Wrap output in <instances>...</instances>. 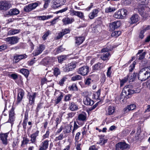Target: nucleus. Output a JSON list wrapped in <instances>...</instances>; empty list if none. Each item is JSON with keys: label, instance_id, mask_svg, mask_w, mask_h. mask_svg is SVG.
Masks as SVG:
<instances>
[{"label": "nucleus", "instance_id": "nucleus-1", "mask_svg": "<svg viewBox=\"0 0 150 150\" xmlns=\"http://www.w3.org/2000/svg\"><path fill=\"white\" fill-rule=\"evenodd\" d=\"M150 77V66L142 69L138 74V78L141 81H145Z\"/></svg>", "mask_w": 150, "mask_h": 150}, {"label": "nucleus", "instance_id": "nucleus-2", "mask_svg": "<svg viewBox=\"0 0 150 150\" xmlns=\"http://www.w3.org/2000/svg\"><path fill=\"white\" fill-rule=\"evenodd\" d=\"M127 11L125 9H120L115 12L113 15L114 17L118 19H122L124 18V16H126L127 14Z\"/></svg>", "mask_w": 150, "mask_h": 150}, {"label": "nucleus", "instance_id": "nucleus-3", "mask_svg": "<svg viewBox=\"0 0 150 150\" xmlns=\"http://www.w3.org/2000/svg\"><path fill=\"white\" fill-rule=\"evenodd\" d=\"M40 4L41 3L39 1H37L30 4L28 5L25 6L24 8V11L27 12H29L35 9L37 6Z\"/></svg>", "mask_w": 150, "mask_h": 150}, {"label": "nucleus", "instance_id": "nucleus-4", "mask_svg": "<svg viewBox=\"0 0 150 150\" xmlns=\"http://www.w3.org/2000/svg\"><path fill=\"white\" fill-rule=\"evenodd\" d=\"M135 93V91L125 87L122 91L121 95L122 97L125 98L126 99H127L129 98L128 95L134 94Z\"/></svg>", "mask_w": 150, "mask_h": 150}, {"label": "nucleus", "instance_id": "nucleus-5", "mask_svg": "<svg viewBox=\"0 0 150 150\" xmlns=\"http://www.w3.org/2000/svg\"><path fill=\"white\" fill-rule=\"evenodd\" d=\"M129 147V145L124 142H119L115 145L116 150H124Z\"/></svg>", "mask_w": 150, "mask_h": 150}, {"label": "nucleus", "instance_id": "nucleus-6", "mask_svg": "<svg viewBox=\"0 0 150 150\" xmlns=\"http://www.w3.org/2000/svg\"><path fill=\"white\" fill-rule=\"evenodd\" d=\"M144 6H143L142 8H139L138 11L140 15L142 16L143 17L146 18L148 17V15L147 13L150 11V9L148 7L146 6L145 7H144Z\"/></svg>", "mask_w": 150, "mask_h": 150}, {"label": "nucleus", "instance_id": "nucleus-7", "mask_svg": "<svg viewBox=\"0 0 150 150\" xmlns=\"http://www.w3.org/2000/svg\"><path fill=\"white\" fill-rule=\"evenodd\" d=\"M19 38L17 36H12L5 38V41L8 43V44L13 45L17 44Z\"/></svg>", "mask_w": 150, "mask_h": 150}, {"label": "nucleus", "instance_id": "nucleus-8", "mask_svg": "<svg viewBox=\"0 0 150 150\" xmlns=\"http://www.w3.org/2000/svg\"><path fill=\"white\" fill-rule=\"evenodd\" d=\"M89 72V67L87 66H84L79 68L77 71L78 73L83 76L86 75Z\"/></svg>", "mask_w": 150, "mask_h": 150}, {"label": "nucleus", "instance_id": "nucleus-9", "mask_svg": "<svg viewBox=\"0 0 150 150\" xmlns=\"http://www.w3.org/2000/svg\"><path fill=\"white\" fill-rule=\"evenodd\" d=\"M121 24V23L120 21H115L110 23L109 25L110 30L111 31L114 30L119 27Z\"/></svg>", "mask_w": 150, "mask_h": 150}, {"label": "nucleus", "instance_id": "nucleus-10", "mask_svg": "<svg viewBox=\"0 0 150 150\" xmlns=\"http://www.w3.org/2000/svg\"><path fill=\"white\" fill-rule=\"evenodd\" d=\"M66 1V0H55L53 2L52 7L54 8H57L64 5Z\"/></svg>", "mask_w": 150, "mask_h": 150}, {"label": "nucleus", "instance_id": "nucleus-11", "mask_svg": "<svg viewBox=\"0 0 150 150\" xmlns=\"http://www.w3.org/2000/svg\"><path fill=\"white\" fill-rule=\"evenodd\" d=\"M36 97V93H28L27 98L29 100V104L32 105L34 104L35 98Z\"/></svg>", "mask_w": 150, "mask_h": 150}, {"label": "nucleus", "instance_id": "nucleus-12", "mask_svg": "<svg viewBox=\"0 0 150 150\" xmlns=\"http://www.w3.org/2000/svg\"><path fill=\"white\" fill-rule=\"evenodd\" d=\"M49 142L48 140L43 141L39 146L38 150H46L48 148Z\"/></svg>", "mask_w": 150, "mask_h": 150}, {"label": "nucleus", "instance_id": "nucleus-13", "mask_svg": "<svg viewBox=\"0 0 150 150\" xmlns=\"http://www.w3.org/2000/svg\"><path fill=\"white\" fill-rule=\"evenodd\" d=\"M72 125L70 124H65L63 126V132L64 134H66L71 132Z\"/></svg>", "mask_w": 150, "mask_h": 150}, {"label": "nucleus", "instance_id": "nucleus-14", "mask_svg": "<svg viewBox=\"0 0 150 150\" xmlns=\"http://www.w3.org/2000/svg\"><path fill=\"white\" fill-rule=\"evenodd\" d=\"M45 47L44 45H39L37 49L35 50L33 52V54L34 56H37L42 53L44 50Z\"/></svg>", "mask_w": 150, "mask_h": 150}, {"label": "nucleus", "instance_id": "nucleus-15", "mask_svg": "<svg viewBox=\"0 0 150 150\" xmlns=\"http://www.w3.org/2000/svg\"><path fill=\"white\" fill-rule=\"evenodd\" d=\"M10 8V4L6 1H0V10H7Z\"/></svg>", "mask_w": 150, "mask_h": 150}, {"label": "nucleus", "instance_id": "nucleus-16", "mask_svg": "<svg viewBox=\"0 0 150 150\" xmlns=\"http://www.w3.org/2000/svg\"><path fill=\"white\" fill-rule=\"evenodd\" d=\"M9 118L8 122L12 123L14 120V108L12 107L11 110L9 111Z\"/></svg>", "mask_w": 150, "mask_h": 150}, {"label": "nucleus", "instance_id": "nucleus-17", "mask_svg": "<svg viewBox=\"0 0 150 150\" xmlns=\"http://www.w3.org/2000/svg\"><path fill=\"white\" fill-rule=\"evenodd\" d=\"M24 95V92L22 89H19L18 91L17 102L18 103H20L23 99Z\"/></svg>", "mask_w": 150, "mask_h": 150}, {"label": "nucleus", "instance_id": "nucleus-18", "mask_svg": "<svg viewBox=\"0 0 150 150\" xmlns=\"http://www.w3.org/2000/svg\"><path fill=\"white\" fill-rule=\"evenodd\" d=\"M19 10L16 8H14L10 9L7 13V14L10 16L17 15L19 13Z\"/></svg>", "mask_w": 150, "mask_h": 150}, {"label": "nucleus", "instance_id": "nucleus-19", "mask_svg": "<svg viewBox=\"0 0 150 150\" xmlns=\"http://www.w3.org/2000/svg\"><path fill=\"white\" fill-rule=\"evenodd\" d=\"M8 135V134L7 133L0 134V139L2 141L3 143L5 145H6L7 144Z\"/></svg>", "mask_w": 150, "mask_h": 150}, {"label": "nucleus", "instance_id": "nucleus-20", "mask_svg": "<svg viewBox=\"0 0 150 150\" xmlns=\"http://www.w3.org/2000/svg\"><path fill=\"white\" fill-rule=\"evenodd\" d=\"M39 131L37 130L35 132L32 134L30 136V141L32 143H35L36 142V138L39 135Z\"/></svg>", "mask_w": 150, "mask_h": 150}, {"label": "nucleus", "instance_id": "nucleus-21", "mask_svg": "<svg viewBox=\"0 0 150 150\" xmlns=\"http://www.w3.org/2000/svg\"><path fill=\"white\" fill-rule=\"evenodd\" d=\"M83 102L85 105H91L94 104V101L88 97H85L83 100Z\"/></svg>", "mask_w": 150, "mask_h": 150}, {"label": "nucleus", "instance_id": "nucleus-22", "mask_svg": "<svg viewBox=\"0 0 150 150\" xmlns=\"http://www.w3.org/2000/svg\"><path fill=\"white\" fill-rule=\"evenodd\" d=\"M105 64L103 63L98 62L93 66V69L95 70H99L104 68Z\"/></svg>", "mask_w": 150, "mask_h": 150}, {"label": "nucleus", "instance_id": "nucleus-23", "mask_svg": "<svg viewBox=\"0 0 150 150\" xmlns=\"http://www.w3.org/2000/svg\"><path fill=\"white\" fill-rule=\"evenodd\" d=\"M27 56L25 54H16L14 57L15 60V62H18L20 60L27 58Z\"/></svg>", "mask_w": 150, "mask_h": 150}, {"label": "nucleus", "instance_id": "nucleus-24", "mask_svg": "<svg viewBox=\"0 0 150 150\" xmlns=\"http://www.w3.org/2000/svg\"><path fill=\"white\" fill-rule=\"evenodd\" d=\"M98 12L99 11L97 9L93 10L89 14V18L91 19H93L95 17L97 16Z\"/></svg>", "mask_w": 150, "mask_h": 150}, {"label": "nucleus", "instance_id": "nucleus-25", "mask_svg": "<svg viewBox=\"0 0 150 150\" xmlns=\"http://www.w3.org/2000/svg\"><path fill=\"white\" fill-rule=\"evenodd\" d=\"M139 19V16L137 14H134L132 15L130 18L131 23H136Z\"/></svg>", "mask_w": 150, "mask_h": 150}, {"label": "nucleus", "instance_id": "nucleus-26", "mask_svg": "<svg viewBox=\"0 0 150 150\" xmlns=\"http://www.w3.org/2000/svg\"><path fill=\"white\" fill-rule=\"evenodd\" d=\"M69 108L70 110L72 111H74L78 109L77 105L74 102H70L69 105Z\"/></svg>", "mask_w": 150, "mask_h": 150}, {"label": "nucleus", "instance_id": "nucleus-27", "mask_svg": "<svg viewBox=\"0 0 150 150\" xmlns=\"http://www.w3.org/2000/svg\"><path fill=\"white\" fill-rule=\"evenodd\" d=\"M62 21L65 25H67L71 23L74 21V19L72 18H69L67 17L62 19Z\"/></svg>", "mask_w": 150, "mask_h": 150}, {"label": "nucleus", "instance_id": "nucleus-28", "mask_svg": "<svg viewBox=\"0 0 150 150\" xmlns=\"http://www.w3.org/2000/svg\"><path fill=\"white\" fill-rule=\"evenodd\" d=\"M72 13L73 15L77 16L81 19H83L84 18V16L83 13L82 12L73 10Z\"/></svg>", "mask_w": 150, "mask_h": 150}, {"label": "nucleus", "instance_id": "nucleus-29", "mask_svg": "<svg viewBox=\"0 0 150 150\" xmlns=\"http://www.w3.org/2000/svg\"><path fill=\"white\" fill-rule=\"evenodd\" d=\"M75 43L77 46H79L85 40L83 37H80L76 38Z\"/></svg>", "mask_w": 150, "mask_h": 150}, {"label": "nucleus", "instance_id": "nucleus-30", "mask_svg": "<svg viewBox=\"0 0 150 150\" xmlns=\"http://www.w3.org/2000/svg\"><path fill=\"white\" fill-rule=\"evenodd\" d=\"M115 108L113 106H109L108 108L106 114L108 115H113L115 111Z\"/></svg>", "mask_w": 150, "mask_h": 150}, {"label": "nucleus", "instance_id": "nucleus-31", "mask_svg": "<svg viewBox=\"0 0 150 150\" xmlns=\"http://www.w3.org/2000/svg\"><path fill=\"white\" fill-rule=\"evenodd\" d=\"M63 93L61 92H59L58 94L59 96L57 97V98L54 100L55 103L56 104L59 103L62 100L63 97Z\"/></svg>", "mask_w": 150, "mask_h": 150}, {"label": "nucleus", "instance_id": "nucleus-32", "mask_svg": "<svg viewBox=\"0 0 150 150\" xmlns=\"http://www.w3.org/2000/svg\"><path fill=\"white\" fill-rule=\"evenodd\" d=\"M77 118L86 122L87 120L86 114L85 112L79 114Z\"/></svg>", "mask_w": 150, "mask_h": 150}, {"label": "nucleus", "instance_id": "nucleus-33", "mask_svg": "<svg viewBox=\"0 0 150 150\" xmlns=\"http://www.w3.org/2000/svg\"><path fill=\"white\" fill-rule=\"evenodd\" d=\"M100 90H98L97 92L94 93L93 95V97L95 100H100Z\"/></svg>", "mask_w": 150, "mask_h": 150}, {"label": "nucleus", "instance_id": "nucleus-34", "mask_svg": "<svg viewBox=\"0 0 150 150\" xmlns=\"http://www.w3.org/2000/svg\"><path fill=\"white\" fill-rule=\"evenodd\" d=\"M116 10L115 8L112 6H108L106 7L105 9V11L106 13L114 12Z\"/></svg>", "mask_w": 150, "mask_h": 150}, {"label": "nucleus", "instance_id": "nucleus-35", "mask_svg": "<svg viewBox=\"0 0 150 150\" xmlns=\"http://www.w3.org/2000/svg\"><path fill=\"white\" fill-rule=\"evenodd\" d=\"M129 76V74H128L125 77L124 79L122 80H120V86H122L125 83L127 82L128 80H129L128 79Z\"/></svg>", "mask_w": 150, "mask_h": 150}, {"label": "nucleus", "instance_id": "nucleus-36", "mask_svg": "<svg viewBox=\"0 0 150 150\" xmlns=\"http://www.w3.org/2000/svg\"><path fill=\"white\" fill-rule=\"evenodd\" d=\"M76 67L75 64L73 62L69 64L68 67H67V71H71Z\"/></svg>", "mask_w": 150, "mask_h": 150}, {"label": "nucleus", "instance_id": "nucleus-37", "mask_svg": "<svg viewBox=\"0 0 150 150\" xmlns=\"http://www.w3.org/2000/svg\"><path fill=\"white\" fill-rule=\"evenodd\" d=\"M110 53L108 52H107L106 53H103L101 55L100 57V58L103 60L105 61L106 60H108L109 59L108 57L110 56Z\"/></svg>", "mask_w": 150, "mask_h": 150}, {"label": "nucleus", "instance_id": "nucleus-38", "mask_svg": "<svg viewBox=\"0 0 150 150\" xmlns=\"http://www.w3.org/2000/svg\"><path fill=\"white\" fill-rule=\"evenodd\" d=\"M20 32L19 30L12 29L9 30L8 34L9 35H12L18 33Z\"/></svg>", "mask_w": 150, "mask_h": 150}, {"label": "nucleus", "instance_id": "nucleus-39", "mask_svg": "<svg viewBox=\"0 0 150 150\" xmlns=\"http://www.w3.org/2000/svg\"><path fill=\"white\" fill-rule=\"evenodd\" d=\"M20 72L24 75L25 76L27 77L28 76L29 74V71L26 69H22L20 71Z\"/></svg>", "mask_w": 150, "mask_h": 150}, {"label": "nucleus", "instance_id": "nucleus-40", "mask_svg": "<svg viewBox=\"0 0 150 150\" xmlns=\"http://www.w3.org/2000/svg\"><path fill=\"white\" fill-rule=\"evenodd\" d=\"M52 17L51 16H37V18L38 20H40L44 21L45 20L48 19L49 18H51Z\"/></svg>", "mask_w": 150, "mask_h": 150}, {"label": "nucleus", "instance_id": "nucleus-41", "mask_svg": "<svg viewBox=\"0 0 150 150\" xmlns=\"http://www.w3.org/2000/svg\"><path fill=\"white\" fill-rule=\"evenodd\" d=\"M82 79V76L79 75H76L71 78V80L73 81L76 80H81Z\"/></svg>", "mask_w": 150, "mask_h": 150}, {"label": "nucleus", "instance_id": "nucleus-42", "mask_svg": "<svg viewBox=\"0 0 150 150\" xmlns=\"http://www.w3.org/2000/svg\"><path fill=\"white\" fill-rule=\"evenodd\" d=\"M29 140L26 137H23V141H22L21 146L22 147H24L25 145L28 143Z\"/></svg>", "mask_w": 150, "mask_h": 150}, {"label": "nucleus", "instance_id": "nucleus-43", "mask_svg": "<svg viewBox=\"0 0 150 150\" xmlns=\"http://www.w3.org/2000/svg\"><path fill=\"white\" fill-rule=\"evenodd\" d=\"M64 50L65 49L63 48L62 46H61L56 48L54 51H55L56 54L63 52Z\"/></svg>", "mask_w": 150, "mask_h": 150}, {"label": "nucleus", "instance_id": "nucleus-44", "mask_svg": "<svg viewBox=\"0 0 150 150\" xmlns=\"http://www.w3.org/2000/svg\"><path fill=\"white\" fill-rule=\"evenodd\" d=\"M82 144L79 143V142H75V147L76 150H81Z\"/></svg>", "mask_w": 150, "mask_h": 150}, {"label": "nucleus", "instance_id": "nucleus-45", "mask_svg": "<svg viewBox=\"0 0 150 150\" xmlns=\"http://www.w3.org/2000/svg\"><path fill=\"white\" fill-rule=\"evenodd\" d=\"M67 78L66 76H64L59 81L58 84L60 86H62L64 84V82L66 80Z\"/></svg>", "mask_w": 150, "mask_h": 150}, {"label": "nucleus", "instance_id": "nucleus-46", "mask_svg": "<svg viewBox=\"0 0 150 150\" xmlns=\"http://www.w3.org/2000/svg\"><path fill=\"white\" fill-rule=\"evenodd\" d=\"M69 88L70 91H75L78 90L77 87L75 83H73L71 86L69 87Z\"/></svg>", "mask_w": 150, "mask_h": 150}, {"label": "nucleus", "instance_id": "nucleus-47", "mask_svg": "<svg viewBox=\"0 0 150 150\" xmlns=\"http://www.w3.org/2000/svg\"><path fill=\"white\" fill-rule=\"evenodd\" d=\"M121 34V32L119 31H116L112 32L111 34V36L112 37H118Z\"/></svg>", "mask_w": 150, "mask_h": 150}, {"label": "nucleus", "instance_id": "nucleus-48", "mask_svg": "<svg viewBox=\"0 0 150 150\" xmlns=\"http://www.w3.org/2000/svg\"><path fill=\"white\" fill-rule=\"evenodd\" d=\"M107 139H104L102 137H100L99 142H97V144H100V145H103L107 142Z\"/></svg>", "mask_w": 150, "mask_h": 150}, {"label": "nucleus", "instance_id": "nucleus-49", "mask_svg": "<svg viewBox=\"0 0 150 150\" xmlns=\"http://www.w3.org/2000/svg\"><path fill=\"white\" fill-rule=\"evenodd\" d=\"M137 75V73H134L132 75L131 77H129V79L128 80L129 82H130L133 81L134 79L136 77Z\"/></svg>", "mask_w": 150, "mask_h": 150}, {"label": "nucleus", "instance_id": "nucleus-50", "mask_svg": "<svg viewBox=\"0 0 150 150\" xmlns=\"http://www.w3.org/2000/svg\"><path fill=\"white\" fill-rule=\"evenodd\" d=\"M47 75L46 74L45 76V77L42 79L41 80V84L43 85L44 84L46 83H47L50 82L51 81V80H48L47 78Z\"/></svg>", "mask_w": 150, "mask_h": 150}, {"label": "nucleus", "instance_id": "nucleus-51", "mask_svg": "<svg viewBox=\"0 0 150 150\" xmlns=\"http://www.w3.org/2000/svg\"><path fill=\"white\" fill-rule=\"evenodd\" d=\"M72 95L70 94H68L65 96L64 97V100L65 101H68L71 100Z\"/></svg>", "mask_w": 150, "mask_h": 150}, {"label": "nucleus", "instance_id": "nucleus-52", "mask_svg": "<svg viewBox=\"0 0 150 150\" xmlns=\"http://www.w3.org/2000/svg\"><path fill=\"white\" fill-rule=\"evenodd\" d=\"M54 74L55 76H57L60 74L59 69L57 68H55L54 71Z\"/></svg>", "mask_w": 150, "mask_h": 150}, {"label": "nucleus", "instance_id": "nucleus-53", "mask_svg": "<svg viewBox=\"0 0 150 150\" xmlns=\"http://www.w3.org/2000/svg\"><path fill=\"white\" fill-rule=\"evenodd\" d=\"M136 64V62H134L129 67V72H132L134 69L135 65Z\"/></svg>", "mask_w": 150, "mask_h": 150}, {"label": "nucleus", "instance_id": "nucleus-54", "mask_svg": "<svg viewBox=\"0 0 150 150\" xmlns=\"http://www.w3.org/2000/svg\"><path fill=\"white\" fill-rule=\"evenodd\" d=\"M66 57L65 56H61L58 57V62H61L66 59Z\"/></svg>", "mask_w": 150, "mask_h": 150}, {"label": "nucleus", "instance_id": "nucleus-55", "mask_svg": "<svg viewBox=\"0 0 150 150\" xmlns=\"http://www.w3.org/2000/svg\"><path fill=\"white\" fill-rule=\"evenodd\" d=\"M50 133V132L49 130L47 131L46 133L42 136V139L44 140L47 138H48L49 137Z\"/></svg>", "mask_w": 150, "mask_h": 150}, {"label": "nucleus", "instance_id": "nucleus-56", "mask_svg": "<svg viewBox=\"0 0 150 150\" xmlns=\"http://www.w3.org/2000/svg\"><path fill=\"white\" fill-rule=\"evenodd\" d=\"M50 31L48 30L44 34L42 37L43 40H45L47 39V37L48 36L50 33Z\"/></svg>", "mask_w": 150, "mask_h": 150}, {"label": "nucleus", "instance_id": "nucleus-57", "mask_svg": "<svg viewBox=\"0 0 150 150\" xmlns=\"http://www.w3.org/2000/svg\"><path fill=\"white\" fill-rule=\"evenodd\" d=\"M76 122L79 125L81 126L84 124V122H85L77 118L76 120Z\"/></svg>", "mask_w": 150, "mask_h": 150}, {"label": "nucleus", "instance_id": "nucleus-58", "mask_svg": "<svg viewBox=\"0 0 150 150\" xmlns=\"http://www.w3.org/2000/svg\"><path fill=\"white\" fill-rule=\"evenodd\" d=\"M64 137L63 134L61 133L58 137H56L55 140L57 141L62 140Z\"/></svg>", "mask_w": 150, "mask_h": 150}, {"label": "nucleus", "instance_id": "nucleus-59", "mask_svg": "<svg viewBox=\"0 0 150 150\" xmlns=\"http://www.w3.org/2000/svg\"><path fill=\"white\" fill-rule=\"evenodd\" d=\"M79 127V126L77 124L76 122V121H74V128L72 130V133H74V131L77 129Z\"/></svg>", "mask_w": 150, "mask_h": 150}, {"label": "nucleus", "instance_id": "nucleus-60", "mask_svg": "<svg viewBox=\"0 0 150 150\" xmlns=\"http://www.w3.org/2000/svg\"><path fill=\"white\" fill-rule=\"evenodd\" d=\"M75 114V113L74 112H69L67 114V118H71Z\"/></svg>", "mask_w": 150, "mask_h": 150}, {"label": "nucleus", "instance_id": "nucleus-61", "mask_svg": "<svg viewBox=\"0 0 150 150\" xmlns=\"http://www.w3.org/2000/svg\"><path fill=\"white\" fill-rule=\"evenodd\" d=\"M130 110H133L136 108L135 105L134 104H131L127 106Z\"/></svg>", "mask_w": 150, "mask_h": 150}, {"label": "nucleus", "instance_id": "nucleus-62", "mask_svg": "<svg viewBox=\"0 0 150 150\" xmlns=\"http://www.w3.org/2000/svg\"><path fill=\"white\" fill-rule=\"evenodd\" d=\"M92 80L91 79L88 78L85 81V84L86 85H89L91 83Z\"/></svg>", "mask_w": 150, "mask_h": 150}, {"label": "nucleus", "instance_id": "nucleus-63", "mask_svg": "<svg viewBox=\"0 0 150 150\" xmlns=\"http://www.w3.org/2000/svg\"><path fill=\"white\" fill-rule=\"evenodd\" d=\"M144 33L145 32L144 30H142L141 31L139 35V37L140 38L142 39L144 38Z\"/></svg>", "mask_w": 150, "mask_h": 150}, {"label": "nucleus", "instance_id": "nucleus-64", "mask_svg": "<svg viewBox=\"0 0 150 150\" xmlns=\"http://www.w3.org/2000/svg\"><path fill=\"white\" fill-rule=\"evenodd\" d=\"M111 49L109 48V47H107L105 48H104L102 49L101 50V52H108L109 51H111Z\"/></svg>", "mask_w": 150, "mask_h": 150}]
</instances>
